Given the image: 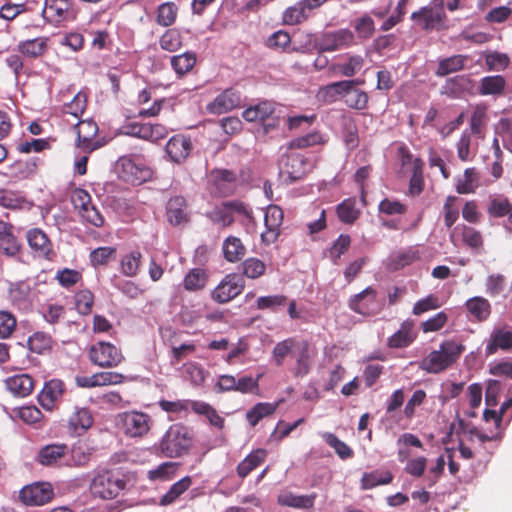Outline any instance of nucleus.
<instances>
[{
    "label": "nucleus",
    "instance_id": "22",
    "mask_svg": "<svg viewBox=\"0 0 512 512\" xmlns=\"http://www.w3.org/2000/svg\"><path fill=\"white\" fill-rule=\"evenodd\" d=\"M190 137L182 134L171 137L166 144V152L175 163L184 162L192 150Z\"/></svg>",
    "mask_w": 512,
    "mask_h": 512
},
{
    "label": "nucleus",
    "instance_id": "5",
    "mask_svg": "<svg viewBox=\"0 0 512 512\" xmlns=\"http://www.w3.org/2000/svg\"><path fill=\"white\" fill-rule=\"evenodd\" d=\"M308 166L303 154L288 150L279 160V173L285 182L293 183L306 175Z\"/></svg>",
    "mask_w": 512,
    "mask_h": 512
},
{
    "label": "nucleus",
    "instance_id": "41",
    "mask_svg": "<svg viewBox=\"0 0 512 512\" xmlns=\"http://www.w3.org/2000/svg\"><path fill=\"white\" fill-rule=\"evenodd\" d=\"M222 251L224 258L228 262L235 263L244 257L246 253V247L240 238L229 236L223 242Z\"/></svg>",
    "mask_w": 512,
    "mask_h": 512
},
{
    "label": "nucleus",
    "instance_id": "30",
    "mask_svg": "<svg viewBox=\"0 0 512 512\" xmlns=\"http://www.w3.org/2000/svg\"><path fill=\"white\" fill-rule=\"evenodd\" d=\"M316 498V493L309 495H295L290 491H282L277 497V502L279 505L285 507L311 509L314 506Z\"/></svg>",
    "mask_w": 512,
    "mask_h": 512
},
{
    "label": "nucleus",
    "instance_id": "61",
    "mask_svg": "<svg viewBox=\"0 0 512 512\" xmlns=\"http://www.w3.org/2000/svg\"><path fill=\"white\" fill-rule=\"evenodd\" d=\"M160 47L169 52H175L182 46L181 34L176 29H168L160 37Z\"/></svg>",
    "mask_w": 512,
    "mask_h": 512
},
{
    "label": "nucleus",
    "instance_id": "33",
    "mask_svg": "<svg viewBox=\"0 0 512 512\" xmlns=\"http://www.w3.org/2000/svg\"><path fill=\"white\" fill-rule=\"evenodd\" d=\"M512 348V330L494 329L490 335L485 351L487 355L495 354L499 349L507 351Z\"/></svg>",
    "mask_w": 512,
    "mask_h": 512
},
{
    "label": "nucleus",
    "instance_id": "57",
    "mask_svg": "<svg viewBox=\"0 0 512 512\" xmlns=\"http://www.w3.org/2000/svg\"><path fill=\"white\" fill-rule=\"evenodd\" d=\"M142 254L139 251H132L122 257L121 271L128 277H133L138 273L141 265Z\"/></svg>",
    "mask_w": 512,
    "mask_h": 512
},
{
    "label": "nucleus",
    "instance_id": "27",
    "mask_svg": "<svg viewBox=\"0 0 512 512\" xmlns=\"http://www.w3.org/2000/svg\"><path fill=\"white\" fill-rule=\"evenodd\" d=\"M313 9L301 0L287 7L282 13V22L285 25H298L307 21L312 16Z\"/></svg>",
    "mask_w": 512,
    "mask_h": 512
},
{
    "label": "nucleus",
    "instance_id": "11",
    "mask_svg": "<svg viewBox=\"0 0 512 512\" xmlns=\"http://www.w3.org/2000/svg\"><path fill=\"white\" fill-rule=\"evenodd\" d=\"M284 219L283 210L277 205H269L264 216L265 231L261 234L262 242L266 245L273 244L281 234V226Z\"/></svg>",
    "mask_w": 512,
    "mask_h": 512
},
{
    "label": "nucleus",
    "instance_id": "19",
    "mask_svg": "<svg viewBox=\"0 0 512 512\" xmlns=\"http://www.w3.org/2000/svg\"><path fill=\"white\" fill-rule=\"evenodd\" d=\"M122 177L133 184H141L151 177V170L130 157L120 159Z\"/></svg>",
    "mask_w": 512,
    "mask_h": 512
},
{
    "label": "nucleus",
    "instance_id": "50",
    "mask_svg": "<svg viewBox=\"0 0 512 512\" xmlns=\"http://www.w3.org/2000/svg\"><path fill=\"white\" fill-rule=\"evenodd\" d=\"M298 341L296 338H287L274 346L272 358L277 366H282L285 358L289 355L292 356Z\"/></svg>",
    "mask_w": 512,
    "mask_h": 512
},
{
    "label": "nucleus",
    "instance_id": "31",
    "mask_svg": "<svg viewBox=\"0 0 512 512\" xmlns=\"http://www.w3.org/2000/svg\"><path fill=\"white\" fill-rule=\"evenodd\" d=\"M473 81L468 75H457L448 78L442 86V94L451 98H460L472 87Z\"/></svg>",
    "mask_w": 512,
    "mask_h": 512
},
{
    "label": "nucleus",
    "instance_id": "4",
    "mask_svg": "<svg viewBox=\"0 0 512 512\" xmlns=\"http://www.w3.org/2000/svg\"><path fill=\"white\" fill-rule=\"evenodd\" d=\"M234 214L241 215L245 217L248 222L254 223L252 210L247 204L239 200L226 201L215 206L208 213V217L213 223L228 227L234 222Z\"/></svg>",
    "mask_w": 512,
    "mask_h": 512
},
{
    "label": "nucleus",
    "instance_id": "18",
    "mask_svg": "<svg viewBox=\"0 0 512 512\" xmlns=\"http://www.w3.org/2000/svg\"><path fill=\"white\" fill-rule=\"evenodd\" d=\"M167 221L173 226L186 225L190 221L188 203L183 196L171 197L166 204Z\"/></svg>",
    "mask_w": 512,
    "mask_h": 512
},
{
    "label": "nucleus",
    "instance_id": "32",
    "mask_svg": "<svg viewBox=\"0 0 512 512\" xmlns=\"http://www.w3.org/2000/svg\"><path fill=\"white\" fill-rule=\"evenodd\" d=\"M67 452L66 444H49L39 450L36 461L43 466H54L65 457Z\"/></svg>",
    "mask_w": 512,
    "mask_h": 512
},
{
    "label": "nucleus",
    "instance_id": "1",
    "mask_svg": "<svg viewBox=\"0 0 512 512\" xmlns=\"http://www.w3.org/2000/svg\"><path fill=\"white\" fill-rule=\"evenodd\" d=\"M465 351L462 342L446 339L440 343L439 349L431 351L419 364L421 370L430 374H439L452 367Z\"/></svg>",
    "mask_w": 512,
    "mask_h": 512
},
{
    "label": "nucleus",
    "instance_id": "53",
    "mask_svg": "<svg viewBox=\"0 0 512 512\" xmlns=\"http://www.w3.org/2000/svg\"><path fill=\"white\" fill-rule=\"evenodd\" d=\"M178 14V7L173 2H165L157 9L156 21L163 27L171 26L175 23Z\"/></svg>",
    "mask_w": 512,
    "mask_h": 512
},
{
    "label": "nucleus",
    "instance_id": "40",
    "mask_svg": "<svg viewBox=\"0 0 512 512\" xmlns=\"http://www.w3.org/2000/svg\"><path fill=\"white\" fill-rule=\"evenodd\" d=\"M38 169V159L30 158L27 160H17L9 166V176L15 179L23 180L36 174Z\"/></svg>",
    "mask_w": 512,
    "mask_h": 512
},
{
    "label": "nucleus",
    "instance_id": "2",
    "mask_svg": "<svg viewBox=\"0 0 512 512\" xmlns=\"http://www.w3.org/2000/svg\"><path fill=\"white\" fill-rule=\"evenodd\" d=\"M193 444L189 428L181 423L172 424L162 436L157 449L167 458L186 455Z\"/></svg>",
    "mask_w": 512,
    "mask_h": 512
},
{
    "label": "nucleus",
    "instance_id": "26",
    "mask_svg": "<svg viewBox=\"0 0 512 512\" xmlns=\"http://www.w3.org/2000/svg\"><path fill=\"white\" fill-rule=\"evenodd\" d=\"M414 327L413 320H404L399 330L388 338V346L394 349L408 347L417 337Z\"/></svg>",
    "mask_w": 512,
    "mask_h": 512
},
{
    "label": "nucleus",
    "instance_id": "7",
    "mask_svg": "<svg viewBox=\"0 0 512 512\" xmlns=\"http://www.w3.org/2000/svg\"><path fill=\"white\" fill-rule=\"evenodd\" d=\"M245 288V280L241 275L230 273L211 291V298L218 304H226L239 296Z\"/></svg>",
    "mask_w": 512,
    "mask_h": 512
},
{
    "label": "nucleus",
    "instance_id": "47",
    "mask_svg": "<svg viewBox=\"0 0 512 512\" xmlns=\"http://www.w3.org/2000/svg\"><path fill=\"white\" fill-rule=\"evenodd\" d=\"M240 268L242 271V277L245 276L249 279L255 280L265 275L267 265L257 257H249L241 263Z\"/></svg>",
    "mask_w": 512,
    "mask_h": 512
},
{
    "label": "nucleus",
    "instance_id": "44",
    "mask_svg": "<svg viewBox=\"0 0 512 512\" xmlns=\"http://www.w3.org/2000/svg\"><path fill=\"white\" fill-rule=\"evenodd\" d=\"M278 403L259 402L246 413L248 423L255 427L263 418L275 413Z\"/></svg>",
    "mask_w": 512,
    "mask_h": 512
},
{
    "label": "nucleus",
    "instance_id": "48",
    "mask_svg": "<svg viewBox=\"0 0 512 512\" xmlns=\"http://www.w3.org/2000/svg\"><path fill=\"white\" fill-rule=\"evenodd\" d=\"M92 424L93 417L87 408H77L69 418L70 427L77 433L86 431Z\"/></svg>",
    "mask_w": 512,
    "mask_h": 512
},
{
    "label": "nucleus",
    "instance_id": "45",
    "mask_svg": "<svg viewBox=\"0 0 512 512\" xmlns=\"http://www.w3.org/2000/svg\"><path fill=\"white\" fill-rule=\"evenodd\" d=\"M339 220L345 224H353L360 216L361 212L356 207L355 198H347L336 207Z\"/></svg>",
    "mask_w": 512,
    "mask_h": 512
},
{
    "label": "nucleus",
    "instance_id": "13",
    "mask_svg": "<svg viewBox=\"0 0 512 512\" xmlns=\"http://www.w3.org/2000/svg\"><path fill=\"white\" fill-rule=\"evenodd\" d=\"M354 44V35L348 29L327 32L322 35L316 47L319 52H333L348 48Z\"/></svg>",
    "mask_w": 512,
    "mask_h": 512
},
{
    "label": "nucleus",
    "instance_id": "56",
    "mask_svg": "<svg viewBox=\"0 0 512 512\" xmlns=\"http://www.w3.org/2000/svg\"><path fill=\"white\" fill-rule=\"evenodd\" d=\"M462 241L470 249L479 252L483 249L484 239L481 232L474 227L463 225Z\"/></svg>",
    "mask_w": 512,
    "mask_h": 512
},
{
    "label": "nucleus",
    "instance_id": "64",
    "mask_svg": "<svg viewBox=\"0 0 512 512\" xmlns=\"http://www.w3.org/2000/svg\"><path fill=\"white\" fill-rule=\"evenodd\" d=\"M442 303L440 299L435 294H429L425 298L419 299L413 306L412 313L415 316H419L423 313H426L431 310H436L440 308Z\"/></svg>",
    "mask_w": 512,
    "mask_h": 512
},
{
    "label": "nucleus",
    "instance_id": "59",
    "mask_svg": "<svg viewBox=\"0 0 512 512\" xmlns=\"http://www.w3.org/2000/svg\"><path fill=\"white\" fill-rule=\"evenodd\" d=\"M458 197L449 195L443 204L444 225L451 228L459 218V209L457 207Z\"/></svg>",
    "mask_w": 512,
    "mask_h": 512
},
{
    "label": "nucleus",
    "instance_id": "9",
    "mask_svg": "<svg viewBox=\"0 0 512 512\" xmlns=\"http://www.w3.org/2000/svg\"><path fill=\"white\" fill-rule=\"evenodd\" d=\"M53 498L54 490L49 482H35L24 486L19 492V499L26 506H42Z\"/></svg>",
    "mask_w": 512,
    "mask_h": 512
},
{
    "label": "nucleus",
    "instance_id": "14",
    "mask_svg": "<svg viewBox=\"0 0 512 512\" xmlns=\"http://www.w3.org/2000/svg\"><path fill=\"white\" fill-rule=\"evenodd\" d=\"M411 19L422 30L430 31L438 28L444 22L446 13L440 6H425L413 12Z\"/></svg>",
    "mask_w": 512,
    "mask_h": 512
},
{
    "label": "nucleus",
    "instance_id": "49",
    "mask_svg": "<svg viewBox=\"0 0 512 512\" xmlns=\"http://www.w3.org/2000/svg\"><path fill=\"white\" fill-rule=\"evenodd\" d=\"M195 64L196 55L193 52H185L171 57L172 69L179 77L190 72Z\"/></svg>",
    "mask_w": 512,
    "mask_h": 512
},
{
    "label": "nucleus",
    "instance_id": "54",
    "mask_svg": "<svg viewBox=\"0 0 512 512\" xmlns=\"http://www.w3.org/2000/svg\"><path fill=\"white\" fill-rule=\"evenodd\" d=\"M52 338L44 332H35L28 339V348L36 354H44L52 348Z\"/></svg>",
    "mask_w": 512,
    "mask_h": 512
},
{
    "label": "nucleus",
    "instance_id": "43",
    "mask_svg": "<svg viewBox=\"0 0 512 512\" xmlns=\"http://www.w3.org/2000/svg\"><path fill=\"white\" fill-rule=\"evenodd\" d=\"M511 210L512 203L503 195L491 197L486 205V212L488 216L494 219L508 216Z\"/></svg>",
    "mask_w": 512,
    "mask_h": 512
},
{
    "label": "nucleus",
    "instance_id": "58",
    "mask_svg": "<svg viewBox=\"0 0 512 512\" xmlns=\"http://www.w3.org/2000/svg\"><path fill=\"white\" fill-rule=\"evenodd\" d=\"M419 253L414 249H408L403 252L397 253L393 256L389 263V268L391 270H399L402 269L415 261L419 260Z\"/></svg>",
    "mask_w": 512,
    "mask_h": 512
},
{
    "label": "nucleus",
    "instance_id": "51",
    "mask_svg": "<svg viewBox=\"0 0 512 512\" xmlns=\"http://www.w3.org/2000/svg\"><path fill=\"white\" fill-rule=\"evenodd\" d=\"M393 475L389 471L380 472L378 470L364 473L361 478V487L364 490L372 489L378 485H386L391 483Z\"/></svg>",
    "mask_w": 512,
    "mask_h": 512
},
{
    "label": "nucleus",
    "instance_id": "46",
    "mask_svg": "<svg viewBox=\"0 0 512 512\" xmlns=\"http://www.w3.org/2000/svg\"><path fill=\"white\" fill-rule=\"evenodd\" d=\"M192 485V478L185 476L174 483L170 489L160 498L159 504L167 506L174 503Z\"/></svg>",
    "mask_w": 512,
    "mask_h": 512
},
{
    "label": "nucleus",
    "instance_id": "52",
    "mask_svg": "<svg viewBox=\"0 0 512 512\" xmlns=\"http://www.w3.org/2000/svg\"><path fill=\"white\" fill-rule=\"evenodd\" d=\"M355 86L351 85L349 93L345 95V104L354 110H364L367 108L369 96L364 90Z\"/></svg>",
    "mask_w": 512,
    "mask_h": 512
},
{
    "label": "nucleus",
    "instance_id": "34",
    "mask_svg": "<svg viewBox=\"0 0 512 512\" xmlns=\"http://www.w3.org/2000/svg\"><path fill=\"white\" fill-rule=\"evenodd\" d=\"M480 186V175L476 168H466L456 179L455 190L460 195L473 194Z\"/></svg>",
    "mask_w": 512,
    "mask_h": 512
},
{
    "label": "nucleus",
    "instance_id": "42",
    "mask_svg": "<svg viewBox=\"0 0 512 512\" xmlns=\"http://www.w3.org/2000/svg\"><path fill=\"white\" fill-rule=\"evenodd\" d=\"M364 58L360 55H352L348 57L347 62L332 64L329 70L333 73H338L344 77H353L364 66Z\"/></svg>",
    "mask_w": 512,
    "mask_h": 512
},
{
    "label": "nucleus",
    "instance_id": "39",
    "mask_svg": "<svg viewBox=\"0 0 512 512\" xmlns=\"http://www.w3.org/2000/svg\"><path fill=\"white\" fill-rule=\"evenodd\" d=\"M267 451L259 448L248 454L237 466L236 472L240 478L247 477L254 469L260 466L266 459Z\"/></svg>",
    "mask_w": 512,
    "mask_h": 512
},
{
    "label": "nucleus",
    "instance_id": "63",
    "mask_svg": "<svg viewBox=\"0 0 512 512\" xmlns=\"http://www.w3.org/2000/svg\"><path fill=\"white\" fill-rule=\"evenodd\" d=\"M325 442L332 447L341 459H348L353 456L352 449L335 434L326 432L323 435Z\"/></svg>",
    "mask_w": 512,
    "mask_h": 512
},
{
    "label": "nucleus",
    "instance_id": "12",
    "mask_svg": "<svg viewBox=\"0 0 512 512\" xmlns=\"http://www.w3.org/2000/svg\"><path fill=\"white\" fill-rule=\"evenodd\" d=\"M98 125L95 121L82 120L76 125L77 132V145L86 152H92L104 145V143L97 139Z\"/></svg>",
    "mask_w": 512,
    "mask_h": 512
},
{
    "label": "nucleus",
    "instance_id": "62",
    "mask_svg": "<svg viewBox=\"0 0 512 512\" xmlns=\"http://www.w3.org/2000/svg\"><path fill=\"white\" fill-rule=\"evenodd\" d=\"M116 249L114 247H98L90 253V262L92 266L107 265L111 259L115 258Z\"/></svg>",
    "mask_w": 512,
    "mask_h": 512
},
{
    "label": "nucleus",
    "instance_id": "60",
    "mask_svg": "<svg viewBox=\"0 0 512 512\" xmlns=\"http://www.w3.org/2000/svg\"><path fill=\"white\" fill-rule=\"evenodd\" d=\"M323 143V137L319 132H311L290 141L288 150L304 149Z\"/></svg>",
    "mask_w": 512,
    "mask_h": 512
},
{
    "label": "nucleus",
    "instance_id": "6",
    "mask_svg": "<svg viewBox=\"0 0 512 512\" xmlns=\"http://www.w3.org/2000/svg\"><path fill=\"white\" fill-rule=\"evenodd\" d=\"M88 358L91 363L101 368L117 367L124 360L122 351L115 345L105 341H99L91 345L88 350Z\"/></svg>",
    "mask_w": 512,
    "mask_h": 512
},
{
    "label": "nucleus",
    "instance_id": "29",
    "mask_svg": "<svg viewBox=\"0 0 512 512\" xmlns=\"http://www.w3.org/2000/svg\"><path fill=\"white\" fill-rule=\"evenodd\" d=\"M470 56L463 54H456L449 57L441 58L438 61L435 75L438 77H445L452 73H457L465 69Z\"/></svg>",
    "mask_w": 512,
    "mask_h": 512
},
{
    "label": "nucleus",
    "instance_id": "21",
    "mask_svg": "<svg viewBox=\"0 0 512 512\" xmlns=\"http://www.w3.org/2000/svg\"><path fill=\"white\" fill-rule=\"evenodd\" d=\"M64 391V383L61 380L52 379L45 383L38 396V401L44 409L52 411L62 398Z\"/></svg>",
    "mask_w": 512,
    "mask_h": 512
},
{
    "label": "nucleus",
    "instance_id": "17",
    "mask_svg": "<svg viewBox=\"0 0 512 512\" xmlns=\"http://www.w3.org/2000/svg\"><path fill=\"white\" fill-rule=\"evenodd\" d=\"M26 237L29 247L38 257L48 261L54 260L56 253L46 233L39 228H33L27 232Z\"/></svg>",
    "mask_w": 512,
    "mask_h": 512
},
{
    "label": "nucleus",
    "instance_id": "15",
    "mask_svg": "<svg viewBox=\"0 0 512 512\" xmlns=\"http://www.w3.org/2000/svg\"><path fill=\"white\" fill-rule=\"evenodd\" d=\"M43 17L52 24L58 25L62 22L75 18L73 5L69 0H46Z\"/></svg>",
    "mask_w": 512,
    "mask_h": 512
},
{
    "label": "nucleus",
    "instance_id": "35",
    "mask_svg": "<svg viewBox=\"0 0 512 512\" xmlns=\"http://www.w3.org/2000/svg\"><path fill=\"white\" fill-rule=\"evenodd\" d=\"M465 308L473 320L477 322L486 321L491 315L490 302L481 296H475L465 302Z\"/></svg>",
    "mask_w": 512,
    "mask_h": 512
},
{
    "label": "nucleus",
    "instance_id": "38",
    "mask_svg": "<svg viewBox=\"0 0 512 512\" xmlns=\"http://www.w3.org/2000/svg\"><path fill=\"white\" fill-rule=\"evenodd\" d=\"M209 281V274L203 268L190 269L183 279V288L188 292H198L203 290Z\"/></svg>",
    "mask_w": 512,
    "mask_h": 512
},
{
    "label": "nucleus",
    "instance_id": "28",
    "mask_svg": "<svg viewBox=\"0 0 512 512\" xmlns=\"http://www.w3.org/2000/svg\"><path fill=\"white\" fill-rule=\"evenodd\" d=\"M276 110V104L272 101L264 100L256 105L246 108L242 116L248 122H265L273 117Z\"/></svg>",
    "mask_w": 512,
    "mask_h": 512
},
{
    "label": "nucleus",
    "instance_id": "25",
    "mask_svg": "<svg viewBox=\"0 0 512 512\" xmlns=\"http://www.w3.org/2000/svg\"><path fill=\"white\" fill-rule=\"evenodd\" d=\"M240 102L238 93L232 89H226L207 105V110L211 114L220 115L238 107Z\"/></svg>",
    "mask_w": 512,
    "mask_h": 512
},
{
    "label": "nucleus",
    "instance_id": "24",
    "mask_svg": "<svg viewBox=\"0 0 512 512\" xmlns=\"http://www.w3.org/2000/svg\"><path fill=\"white\" fill-rule=\"evenodd\" d=\"M295 360L292 373L295 377H304L310 371L311 354L310 344L306 340H299L291 356Z\"/></svg>",
    "mask_w": 512,
    "mask_h": 512
},
{
    "label": "nucleus",
    "instance_id": "36",
    "mask_svg": "<svg viewBox=\"0 0 512 512\" xmlns=\"http://www.w3.org/2000/svg\"><path fill=\"white\" fill-rule=\"evenodd\" d=\"M506 85V79L502 75L485 76L480 80L478 94L498 97L504 94Z\"/></svg>",
    "mask_w": 512,
    "mask_h": 512
},
{
    "label": "nucleus",
    "instance_id": "55",
    "mask_svg": "<svg viewBox=\"0 0 512 512\" xmlns=\"http://www.w3.org/2000/svg\"><path fill=\"white\" fill-rule=\"evenodd\" d=\"M179 467V463L176 462H164L155 469L148 472V478L151 481L161 480L169 481L174 478L176 471Z\"/></svg>",
    "mask_w": 512,
    "mask_h": 512
},
{
    "label": "nucleus",
    "instance_id": "8",
    "mask_svg": "<svg viewBox=\"0 0 512 512\" xmlns=\"http://www.w3.org/2000/svg\"><path fill=\"white\" fill-rule=\"evenodd\" d=\"M150 416L143 412L129 411L118 416V425L124 434L132 438H142L150 431Z\"/></svg>",
    "mask_w": 512,
    "mask_h": 512
},
{
    "label": "nucleus",
    "instance_id": "23",
    "mask_svg": "<svg viewBox=\"0 0 512 512\" xmlns=\"http://www.w3.org/2000/svg\"><path fill=\"white\" fill-rule=\"evenodd\" d=\"M5 388L15 397L29 396L35 387V381L29 374L22 373L7 377L4 380Z\"/></svg>",
    "mask_w": 512,
    "mask_h": 512
},
{
    "label": "nucleus",
    "instance_id": "3",
    "mask_svg": "<svg viewBox=\"0 0 512 512\" xmlns=\"http://www.w3.org/2000/svg\"><path fill=\"white\" fill-rule=\"evenodd\" d=\"M126 487V481L122 473L115 469L98 472L92 479L89 489L94 498L112 500L116 498Z\"/></svg>",
    "mask_w": 512,
    "mask_h": 512
},
{
    "label": "nucleus",
    "instance_id": "20",
    "mask_svg": "<svg viewBox=\"0 0 512 512\" xmlns=\"http://www.w3.org/2000/svg\"><path fill=\"white\" fill-rule=\"evenodd\" d=\"M215 192L220 196H228L234 193L237 183V175L229 169H214L210 173Z\"/></svg>",
    "mask_w": 512,
    "mask_h": 512
},
{
    "label": "nucleus",
    "instance_id": "10",
    "mask_svg": "<svg viewBox=\"0 0 512 512\" xmlns=\"http://www.w3.org/2000/svg\"><path fill=\"white\" fill-rule=\"evenodd\" d=\"M348 305L352 311L363 316H374L380 311L377 305V291L370 286L352 296Z\"/></svg>",
    "mask_w": 512,
    "mask_h": 512
},
{
    "label": "nucleus",
    "instance_id": "37",
    "mask_svg": "<svg viewBox=\"0 0 512 512\" xmlns=\"http://www.w3.org/2000/svg\"><path fill=\"white\" fill-rule=\"evenodd\" d=\"M48 49V38L38 37L20 41L17 45V51L28 58H38L44 55Z\"/></svg>",
    "mask_w": 512,
    "mask_h": 512
},
{
    "label": "nucleus",
    "instance_id": "16",
    "mask_svg": "<svg viewBox=\"0 0 512 512\" xmlns=\"http://www.w3.org/2000/svg\"><path fill=\"white\" fill-rule=\"evenodd\" d=\"M363 79L341 80L321 87L317 93L319 100L332 104L349 93L351 85H362Z\"/></svg>",
    "mask_w": 512,
    "mask_h": 512
}]
</instances>
